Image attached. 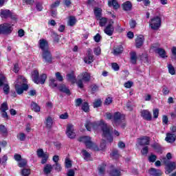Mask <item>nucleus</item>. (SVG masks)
<instances>
[{
	"label": "nucleus",
	"instance_id": "obj_40",
	"mask_svg": "<svg viewBox=\"0 0 176 176\" xmlns=\"http://www.w3.org/2000/svg\"><path fill=\"white\" fill-rule=\"evenodd\" d=\"M46 155H47V153H45L43 152V149L39 148V149L37 150V156H38V157H43L44 156H46Z\"/></svg>",
	"mask_w": 176,
	"mask_h": 176
},
{
	"label": "nucleus",
	"instance_id": "obj_45",
	"mask_svg": "<svg viewBox=\"0 0 176 176\" xmlns=\"http://www.w3.org/2000/svg\"><path fill=\"white\" fill-rule=\"evenodd\" d=\"M101 99H96L94 102V108H98V107H101Z\"/></svg>",
	"mask_w": 176,
	"mask_h": 176
},
{
	"label": "nucleus",
	"instance_id": "obj_21",
	"mask_svg": "<svg viewBox=\"0 0 176 176\" xmlns=\"http://www.w3.org/2000/svg\"><path fill=\"white\" fill-rule=\"evenodd\" d=\"M175 140H176L175 135L170 133H166V137L165 138V140L166 141V142L173 144V142H175Z\"/></svg>",
	"mask_w": 176,
	"mask_h": 176
},
{
	"label": "nucleus",
	"instance_id": "obj_30",
	"mask_svg": "<svg viewBox=\"0 0 176 176\" xmlns=\"http://www.w3.org/2000/svg\"><path fill=\"white\" fill-rule=\"evenodd\" d=\"M67 24L70 27H74V25L76 24V19L75 16H69Z\"/></svg>",
	"mask_w": 176,
	"mask_h": 176
},
{
	"label": "nucleus",
	"instance_id": "obj_18",
	"mask_svg": "<svg viewBox=\"0 0 176 176\" xmlns=\"http://www.w3.org/2000/svg\"><path fill=\"white\" fill-rule=\"evenodd\" d=\"M53 171V166L50 164H46L43 168L45 175H49Z\"/></svg>",
	"mask_w": 176,
	"mask_h": 176
},
{
	"label": "nucleus",
	"instance_id": "obj_2",
	"mask_svg": "<svg viewBox=\"0 0 176 176\" xmlns=\"http://www.w3.org/2000/svg\"><path fill=\"white\" fill-rule=\"evenodd\" d=\"M27 80L23 76H19L14 82L15 90L18 94H23L24 90H28V85L25 84Z\"/></svg>",
	"mask_w": 176,
	"mask_h": 176
},
{
	"label": "nucleus",
	"instance_id": "obj_37",
	"mask_svg": "<svg viewBox=\"0 0 176 176\" xmlns=\"http://www.w3.org/2000/svg\"><path fill=\"white\" fill-rule=\"evenodd\" d=\"M111 157L113 159H119L120 155H119V151L118 150H113L111 153Z\"/></svg>",
	"mask_w": 176,
	"mask_h": 176
},
{
	"label": "nucleus",
	"instance_id": "obj_16",
	"mask_svg": "<svg viewBox=\"0 0 176 176\" xmlns=\"http://www.w3.org/2000/svg\"><path fill=\"white\" fill-rule=\"evenodd\" d=\"M148 174L153 176H160L163 174V172L160 169H156L155 168H151L148 170Z\"/></svg>",
	"mask_w": 176,
	"mask_h": 176
},
{
	"label": "nucleus",
	"instance_id": "obj_61",
	"mask_svg": "<svg viewBox=\"0 0 176 176\" xmlns=\"http://www.w3.org/2000/svg\"><path fill=\"white\" fill-rule=\"evenodd\" d=\"M94 53L96 54V56H100L101 54V48L96 47L94 50Z\"/></svg>",
	"mask_w": 176,
	"mask_h": 176
},
{
	"label": "nucleus",
	"instance_id": "obj_55",
	"mask_svg": "<svg viewBox=\"0 0 176 176\" xmlns=\"http://www.w3.org/2000/svg\"><path fill=\"white\" fill-rule=\"evenodd\" d=\"M156 159H157V157L155 155H151L148 157V160L151 163H155Z\"/></svg>",
	"mask_w": 176,
	"mask_h": 176
},
{
	"label": "nucleus",
	"instance_id": "obj_24",
	"mask_svg": "<svg viewBox=\"0 0 176 176\" xmlns=\"http://www.w3.org/2000/svg\"><path fill=\"white\" fill-rule=\"evenodd\" d=\"M94 12L97 20H100L102 16V10L96 7L94 8Z\"/></svg>",
	"mask_w": 176,
	"mask_h": 176
},
{
	"label": "nucleus",
	"instance_id": "obj_15",
	"mask_svg": "<svg viewBox=\"0 0 176 176\" xmlns=\"http://www.w3.org/2000/svg\"><path fill=\"white\" fill-rule=\"evenodd\" d=\"M66 79L68 82H71L72 83H76V76H75V72H72L69 74L66 75Z\"/></svg>",
	"mask_w": 176,
	"mask_h": 176
},
{
	"label": "nucleus",
	"instance_id": "obj_56",
	"mask_svg": "<svg viewBox=\"0 0 176 176\" xmlns=\"http://www.w3.org/2000/svg\"><path fill=\"white\" fill-rule=\"evenodd\" d=\"M153 115L154 119H157L159 118V109H155L153 110Z\"/></svg>",
	"mask_w": 176,
	"mask_h": 176
},
{
	"label": "nucleus",
	"instance_id": "obj_48",
	"mask_svg": "<svg viewBox=\"0 0 176 176\" xmlns=\"http://www.w3.org/2000/svg\"><path fill=\"white\" fill-rule=\"evenodd\" d=\"M82 109L84 112H89V103H87V102L82 103Z\"/></svg>",
	"mask_w": 176,
	"mask_h": 176
},
{
	"label": "nucleus",
	"instance_id": "obj_8",
	"mask_svg": "<svg viewBox=\"0 0 176 176\" xmlns=\"http://www.w3.org/2000/svg\"><path fill=\"white\" fill-rule=\"evenodd\" d=\"M42 58L43 61L47 64H52L53 63V56L49 50L42 52Z\"/></svg>",
	"mask_w": 176,
	"mask_h": 176
},
{
	"label": "nucleus",
	"instance_id": "obj_26",
	"mask_svg": "<svg viewBox=\"0 0 176 176\" xmlns=\"http://www.w3.org/2000/svg\"><path fill=\"white\" fill-rule=\"evenodd\" d=\"M82 153L85 160H86L87 162L91 160V155H90V153L87 152V151L82 150Z\"/></svg>",
	"mask_w": 176,
	"mask_h": 176
},
{
	"label": "nucleus",
	"instance_id": "obj_10",
	"mask_svg": "<svg viewBox=\"0 0 176 176\" xmlns=\"http://www.w3.org/2000/svg\"><path fill=\"white\" fill-rule=\"evenodd\" d=\"M38 45L40 49L42 50V52L49 50V43H47L46 39H40L38 41Z\"/></svg>",
	"mask_w": 176,
	"mask_h": 176
},
{
	"label": "nucleus",
	"instance_id": "obj_59",
	"mask_svg": "<svg viewBox=\"0 0 176 176\" xmlns=\"http://www.w3.org/2000/svg\"><path fill=\"white\" fill-rule=\"evenodd\" d=\"M171 53H172V58L173 60H176V47H173L171 49Z\"/></svg>",
	"mask_w": 176,
	"mask_h": 176
},
{
	"label": "nucleus",
	"instance_id": "obj_31",
	"mask_svg": "<svg viewBox=\"0 0 176 176\" xmlns=\"http://www.w3.org/2000/svg\"><path fill=\"white\" fill-rule=\"evenodd\" d=\"M45 124L47 129H51L52 126H53V119H52V117H47L45 119Z\"/></svg>",
	"mask_w": 176,
	"mask_h": 176
},
{
	"label": "nucleus",
	"instance_id": "obj_47",
	"mask_svg": "<svg viewBox=\"0 0 176 176\" xmlns=\"http://www.w3.org/2000/svg\"><path fill=\"white\" fill-rule=\"evenodd\" d=\"M118 123L119 124H116V126H120L122 129L126 127V121L124 120V118L122 119Z\"/></svg>",
	"mask_w": 176,
	"mask_h": 176
},
{
	"label": "nucleus",
	"instance_id": "obj_54",
	"mask_svg": "<svg viewBox=\"0 0 176 176\" xmlns=\"http://www.w3.org/2000/svg\"><path fill=\"white\" fill-rule=\"evenodd\" d=\"M52 167H55L56 171L60 172L62 170L61 164L60 163H56L52 166Z\"/></svg>",
	"mask_w": 176,
	"mask_h": 176
},
{
	"label": "nucleus",
	"instance_id": "obj_34",
	"mask_svg": "<svg viewBox=\"0 0 176 176\" xmlns=\"http://www.w3.org/2000/svg\"><path fill=\"white\" fill-rule=\"evenodd\" d=\"M8 134V129L3 124H0V135H6Z\"/></svg>",
	"mask_w": 176,
	"mask_h": 176
},
{
	"label": "nucleus",
	"instance_id": "obj_63",
	"mask_svg": "<svg viewBox=\"0 0 176 176\" xmlns=\"http://www.w3.org/2000/svg\"><path fill=\"white\" fill-rule=\"evenodd\" d=\"M82 102H83V100H82V98H77L76 100V107H80Z\"/></svg>",
	"mask_w": 176,
	"mask_h": 176
},
{
	"label": "nucleus",
	"instance_id": "obj_14",
	"mask_svg": "<svg viewBox=\"0 0 176 176\" xmlns=\"http://www.w3.org/2000/svg\"><path fill=\"white\" fill-rule=\"evenodd\" d=\"M124 119V116L120 112H116L113 116V121L116 124H119V122Z\"/></svg>",
	"mask_w": 176,
	"mask_h": 176
},
{
	"label": "nucleus",
	"instance_id": "obj_19",
	"mask_svg": "<svg viewBox=\"0 0 176 176\" xmlns=\"http://www.w3.org/2000/svg\"><path fill=\"white\" fill-rule=\"evenodd\" d=\"M93 54H91V50H88V55L84 58V61L86 64H91L93 63L94 59Z\"/></svg>",
	"mask_w": 176,
	"mask_h": 176
},
{
	"label": "nucleus",
	"instance_id": "obj_57",
	"mask_svg": "<svg viewBox=\"0 0 176 176\" xmlns=\"http://www.w3.org/2000/svg\"><path fill=\"white\" fill-rule=\"evenodd\" d=\"M148 151L149 148H148V146H145L142 149L141 153L142 155L146 156V155H148Z\"/></svg>",
	"mask_w": 176,
	"mask_h": 176
},
{
	"label": "nucleus",
	"instance_id": "obj_25",
	"mask_svg": "<svg viewBox=\"0 0 176 176\" xmlns=\"http://www.w3.org/2000/svg\"><path fill=\"white\" fill-rule=\"evenodd\" d=\"M123 53V47L122 45H118L113 49V54L114 56H118L119 54H122Z\"/></svg>",
	"mask_w": 176,
	"mask_h": 176
},
{
	"label": "nucleus",
	"instance_id": "obj_62",
	"mask_svg": "<svg viewBox=\"0 0 176 176\" xmlns=\"http://www.w3.org/2000/svg\"><path fill=\"white\" fill-rule=\"evenodd\" d=\"M129 25L131 27V28H135L136 25H137V22L135 20H131L129 22Z\"/></svg>",
	"mask_w": 176,
	"mask_h": 176
},
{
	"label": "nucleus",
	"instance_id": "obj_41",
	"mask_svg": "<svg viewBox=\"0 0 176 176\" xmlns=\"http://www.w3.org/2000/svg\"><path fill=\"white\" fill-rule=\"evenodd\" d=\"M17 138H18V140H19V141H25V138H26L25 133H19L17 135Z\"/></svg>",
	"mask_w": 176,
	"mask_h": 176
},
{
	"label": "nucleus",
	"instance_id": "obj_35",
	"mask_svg": "<svg viewBox=\"0 0 176 176\" xmlns=\"http://www.w3.org/2000/svg\"><path fill=\"white\" fill-rule=\"evenodd\" d=\"M47 78V76L45 74H42L38 77V84L41 83V85H44L45 82H46V79Z\"/></svg>",
	"mask_w": 176,
	"mask_h": 176
},
{
	"label": "nucleus",
	"instance_id": "obj_5",
	"mask_svg": "<svg viewBox=\"0 0 176 176\" xmlns=\"http://www.w3.org/2000/svg\"><path fill=\"white\" fill-rule=\"evenodd\" d=\"M149 25L151 30H157L160 28L162 25V19L159 16H155L151 19V21L149 22Z\"/></svg>",
	"mask_w": 176,
	"mask_h": 176
},
{
	"label": "nucleus",
	"instance_id": "obj_4",
	"mask_svg": "<svg viewBox=\"0 0 176 176\" xmlns=\"http://www.w3.org/2000/svg\"><path fill=\"white\" fill-rule=\"evenodd\" d=\"M84 82H89L90 80V74L84 72L78 76L77 85L80 89H83Z\"/></svg>",
	"mask_w": 176,
	"mask_h": 176
},
{
	"label": "nucleus",
	"instance_id": "obj_28",
	"mask_svg": "<svg viewBox=\"0 0 176 176\" xmlns=\"http://www.w3.org/2000/svg\"><path fill=\"white\" fill-rule=\"evenodd\" d=\"M109 175L110 176H120V170L116 168H111Z\"/></svg>",
	"mask_w": 176,
	"mask_h": 176
},
{
	"label": "nucleus",
	"instance_id": "obj_6",
	"mask_svg": "<svg viewBox=\"0 0 176 176\" xmlns=\"http://www.w3.org/2000/svg\"><path fill=\"white\" fill-rule=\"evenodd\" d=\"M13 25L10 23H3L0 25V35L1 34L4 35H8V34H12L13 28H12Z\"/></svg>",
	"mask_w": 176,
	"mask_h": 176
},
{
	"label": "nucleus",
	"instance_id": "obj_52",
	"mask_svg": "<svg viewBox=\"0 0 176 176\" xmlns=\"http://www.w3.org/2000/svg\"><path fill=\"white\" fill-rule=\"evenodd\" d=\"M50 85L51 87H57V83L56 82V79L50 78Z\"/></svg>",
	"mask_w": 176,
	"mask_h": 176
},
{
	"label": "nucleus",
	"instance_id": "obj_44",
	"mask_svg": "<svg viewBox=\"0 0 176 176\" xmlns=\"http://www.w3.org/2000/svg\"><path fill=\"white\" fill-rule=\"evenodd\" d=\"M31 174V170L24 168L21 170V175L23 176H28Z\"/></svg>",
	"mask_w": 176,
	"mask_h": 176
},
{
	"label": "nucleus",
	"instance_id": "obj_46",
	"mask_svg": "<svg viewBox=\"0 0 176 176\" xmlns=\"http://www.w3.org/2000/svg\"><path fill=\"white\" fill-rule=\"evenodd\" d=\"M0 109H1V112H5V111H8V109H9V107H8V103L7 102H3L1 104V107Z\"/></svg>",
	"mask_w": 176,
	"mask_h": 176
},
{
	"label": "nucleus",
	"instance_id": "obj_60",
	"mask_svg": "<svg viewBox=\"0 0 176 176\" xmlns=\"http://www.w3.org/2000/svg\"><path fill=\"white\" fill-rule=\"evenodd\" d=\"M162 93H163L164 96H168V94H169V93H170V90L168 89V88L167 87H164L162 89Z\"/></svg>",
	"mask_w": 176,
	"mask_h": 176
},
{
	"label": "nucleus",
	"instance_id": "obj_13",
	"mask_svg": "<svg viewBox=\"0 0 176 176\" xmlns=\"http://www.w3.org/2000/svg\"><path fill=\"white\" fill-rule=\"evenodd\" d=\"M149 142H151V139L148 136H143L138 139V143L141 146L149 145Z\"/></svg>",
	"mask_w": 176,
	"mask_h": 176
},
{
	"label": "nucleus",
	"instance_id": "obj_43",
	"mask_svg": "<svg viewBox=\"0 0 176 176\" xmlns=\"http://www.w3.org/2000/svg\"><path fill=\"white\" fill-rule=\"evenodd\" d=\"M152 148H153L154 149H155V151H157V152H160V151H162V147L160 146V144H157V143H154L151 145Z\"/></svg>",
	"mask_w": 176,
	"mask_h": 176
},
{
	"label": "nucleus",
	"instance_id": "obj_33",
	"mask_svg": "<svg viewBox=\"0 0 176 176\" xmlns=\"http://www.w3.org/2000/svg\"><path fill=\"white\" fill-rule=\"evenodd\" d=\"M31 109L32 111H34V112H39V111H41V107H39L38 104L34 102H32L31 103Z\"/></svg>",
	"mask_w": 176,
	"mask_h": 176
},
{
	"label": "nucleus",
	"instance_id": "obj_50",
	"mask_svg": "<svg viewBox=\"0 0 176 176\" xmlns=\"http://www.w3.org/2000/svg\"><path fill=\"white\" fill-rule=\"evenodd\" d=\"M98 20H100L99 24L100 27H104L105 24H107V18H100Z\"/></svg>",
	"mask_w": 176,
	"mask_h": 176
},
{
	"label": "nucleus",
	"instance_id": "obj_29",
	"mask_svg": "<svg viewBox=\"0 0 176 176\" xmlns=\"http://www.w3.org/2000/svg\"><path fill=\"white\" fill-rule=\"evenodd\" d=\"M130 54L131 64H137V53H135V52H132Z\"/></svg>",
	"mask_w": 176,
	"mask_h": 176
},
{
	"label": "nucleus",
	"instance_id": "obj_53",
	"mask_svg": "<svg viewBox=\"0 0 176 176\" xmlns=\"http://www.w3.org/2000/svg\"><path fill=\"white\" fill-rule=\"evenodd\" d=\"M6 82V78L3 74H0V87L3 85V83Z\"/></svg>",
	"mask_w": 176,
	"mask_h": 176
},
{
	"label": "nucleus",
	"instance_id": "obj_58",
	"mask_svg": "<svg viewBox=\"0 0 176 176\" xmlns=\"http://www.w3.org/2000/svg\"><path fill=\"white\" fill-rule=\"evenodd\" d=\"M41 164H45L47 162V160L49 159V154H47L44 157H41Z\"/></svg>",
	"mask_w": 176,
	"mask_h": 176
},
{
	"label": "nucleus",
	"instance_id": "obj_49",
	"mask_svg": "<svg viewBox=\"0 0 176 176\" xmlns=\"http://www.w3.org/2000/svg\"><path fill=\"white\" fill-rule=\"evenodd\" d=\"M55 76L57 80H58V82H63V80H64V78L63 76H61V74L60 72H56L55 74Z\"/></svg>",
	"mask_w": 176,
	"mask_h": 176
},
{
	"label": "nucleus",
	"instance_id": "obj_23",
	"mask_svg": "<svg viewBox=\"0 0 176 176\" xmlns=\"http://www.w3.org/2000/svg\"><path fill=\"white\" fill-rule=\"evenodd\" d=\"M58 89L60 90V91H62V93L67 94V96H69L71 94V91H69V89H68L67 86L64 84H61L58 87Z\"/></svg>",
	"mask_w": 176,
	"mask_h": 176
},
{
	"label": "nucleus",
	"instance_id": "obj_42",
	"mask_svg": "<svg viewBox=\"0 0 176 176\" xmlns=\"http://www.w3.org/2000/svg\"><path fill=\"white\" fill-rule=\"evenodd\" d=\"M3 90L4 94H9V92L10 91V87H9V85L8 84H4Z\"/></svg>",
	"mask_w": 176,
	"mask_h": 176
},
{
	"label": "nucleus",
	"instance_id": "obj_27",
	"mask_svg": "<svg viewBox=\"0 0 176 176\" xmlns=\"http://www.w3.org/2000/svg\"><path fill=\"white\" fill-rule=\"evenodd\" d=\"M155 53H157V54H159L160 57H162V58L167 57V56H166V51L162 48H157L155 50Z\"/></svg>",
	"mask_w": 176,
	"mask_h": 176
},
{
	"label": "nucleus",
	"instance_id": "obj_9",
	"mask_svg": "<svg viewBox=\"0 0 176 176\" xmlns=\"http://www.w3.org/2000/svg\"><path fill=\"white\" fill-rule=\"evenodd\" d=\"M0 16L2 19H8L9 17L12 19L13 20H14L16 19V16L14 15H13L12 12H10V10H9L1 9L0 10Z\"/></svg>",
	"mask_w": 176,
	"mask_h": 176
},
{
	"label": "nucleus",
	"instance_id": "obj_12",
	"mask_svg": "<svg viewBox=\"0 0 176 176\" xmlns=\"http://www.w3.org/2000/svg\"><path fill=\"white\" fill-rule=\"evenodd\" d=\"M165 165L166 166V172L168 174H170V173H173L174 170L176 168V163L175 162H171V161H168L165 162Z\"/></svg>",
	"mask_w": 176,
	"mask_h": 176
},
{
	"label": "nucleus",
	"instance_id": "obj_1",
	"mask_svg": "<svg viewBox=\"0 0 176 176\" xmlns=\"http://www.w3.org/2000/svg\"><path fill=\"white\" fill-rule=\"evenodd\" d=\"M85 127L88 131H91V129H101L102 131V135L104 138H107V141L112 142L113 141V138L112 137V133L113 129L112 127L104 122V120H100L96 122H91L90 121H87L85 124Z\"/></svg>",
	"mask_w": 176,
	"mask_h": 176
},
{
	"label": "nucleus",
	"instance_id": "obj_51",
	"mask_svg": "<svg viewBox=\"0 0 176 176\" xmlns=\"http://www.w3.org/2000/svg\"><path fill=\"white\" fill-rule=\"evenodd\" d=\"M65 167L66 168H71L72 167V162L69 159L65 160Z\"/></svg>",
	"mask_w": 176,
	"mask_h": 176
},
{
	"label": "nucleus",
	"instance_id": "obj_3",
	"mask_svg": "<svg viewBox=\"0 0 176 176\" xmlns=\"http://www.w3.org/2000/svg\"><path fill=\"white\" fill-rule=\"evenodd\" d=\"M78 141L80 142H83L87 148L89 149H92V151H100V148H98V146H97L95 143L91 142V138L89 136H82L78 138Z\"/></svg>",
	"mask_w": 176,
	"mask_h": 176
},
{
	"label": "nucleus",
	"instance_id": "obj_17",
	"mask_svg": "<svg viewBox=\"0 0 176 176\" xmlns=\"http://www.w3.org/2000/svg\"><path fill=\"white\" fill-rule=\"evenodd\" d=\"M141 116L145 119V120H152V114L148 110H143L141 111Z\"/></svg>",
	"mask_w": 176,
	"mask_h": 176
},
{
	"label": "nucleus",
	"instance_id": "obj_20",
	"mask_svg": "<svg viewBox=\"0 0 176 176\" xmlns=\"http://www.w3.org/2000/svg\"><path fill=\"white\" fill-rule=\"evenodd\" d=\"M32 79L34 83L39 85V72L37 70H34L32 72Z\"/></svg>",
	"mask_w": 176,
	"mask_h": 176
},
{
	"label": "nucleus",
	"instance_id": "obj_38",
	"mask_svg": "<svg viewBox=\"0 0 176 176\" xmlns=\"http://www.w3.org/2000/svg\"><path fill=\"white\" fill-rule=\"evenodd\" d=\"M168 69L170 75H175V69L174 68V66H173V65H168Z\"/></svg>",
	"mask_w": 176,
	"mask_h": 176
},
{
	"label": "nucleus",
	"instance_id": "obj_22",
	"mask_svg": "<svg viewBox=\"0 0 176 176\" xmlns=\"http://www.w3.org/2000/svg\"><path fill=\"white\" fill-rule=\"evenodd\" d=\"M142 45H144V36L140 35L135 39V46L136 47L140 48Z\"/></svg>",
	"mask_w": 176,
	"mask_h": 176
},
{
	"label": "nucleus",
	"instance_id": "obj_36",
	"mask_svg": "<svg viewBox=\"0 0 176 176\" xmlns=\"http://www.w3.org/2000/svg\"><path fill=\"white\" fill-rule=\"evenodd\" d=\"M131 2L130 1H126L123 3V9L124 10H131L132 8Z\"/></svg>",
	"mask_w": 176,
	"mask_h": 176
},
{
	"label": "nucleus",
	"instance_id": "obj_11",
	"mask_svg": "<svg viewBox=\"0 0 176 176\" xmlns=\"http://www.w3.org/2000/svg\"><path fill=\"white\" fill-rule=\"evenodd\" d=\"M113 24V21H111L104 30V33H106V34L109 36H112V35L113 34V32L115 31V28H113V25H112Z\"/></svg>",
	"mask_w": 176,
	"mask_h": 176
},
{
	"label": "nucleus",
	"instance_id": "obj_32",
	"mask_svg": "<svg viewBox=\"0 0 176 176\" xmlns=\"http://www.w3.org/2000/svg\"><path fill=\"white\" fill-rule=\"evenodd\" d=\"M109 6H113L114 9H119L120 6L119 3H118V1L116 0H112L111 1L108 2Z\"/></svg>",
	"mask_w": 176,
	"mask_h": 176
},
{
	"label": "nucleus",
	"instance_id": "obj_7",
	"mask_svg": "<svg viewBox=\"0 0 176 176\" xmlns=\"http://www.w3.org/2000/svg\"><path fill=\"white\" fill-rule=\"evenodd\" d=\"M66 135L68 137V138H70L71 140H74V138L76 137V132H75L73 124H67L66 129Z\"/></svg>",
	"mask_w": 176,
	"mask_h": 176
},
{
	"label": "nucleus",
	"instance_id": "obj_64",
	"mask_svg": "<svg viewBox=\"0 0 176 176\" xmlns=\"http://www.w3.org/2000/svg\"><path fill=\"white\" fill-rule=\"evenodd\" d=\"M112 103V98L108 97L104 100L105 105H109V104Z\"/></svg>",
	"mask_w": 176,
	"mask_h": 176
},
{
	"label": "nucleus",
	"instance_id": "obj_39",
	"mask_svg": "<svg viewBox=\"0 0 176 176\" xmlns=\"http://www.w3.org/2000/svg\"><path fill=\"white\" fill-rule=\"evenodd\" d=\"M18 166L19 167H21V168L25 167V166H27V160L25 159L21 160L18 163Z\"/></svg>",
	"mask_w": 176,
	"mask_h": 176
}]
</instances>
